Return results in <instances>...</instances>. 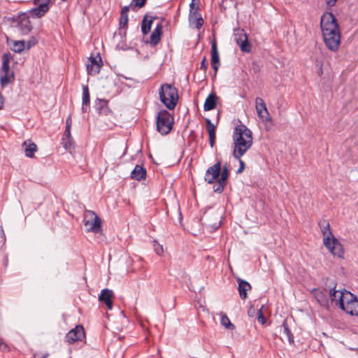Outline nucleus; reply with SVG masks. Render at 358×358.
Instances as JSON below:
<instances>
[{
    "label": "nucleus",
    "instance_id": "1",
    "mask_svg": "<svg viewBox=\"0 0 358 358\" xmlns=\"http://www.w3.org/2000/svg\"><path fill=\"white\" fill-rule=\"evenodd\" d=\"M320 29L327 48L336 52L341 44V31L337 20L331 12L324 13L320 19Z\"/></svg>",
    "mask_w": 358,
    "mask_h": 358
},
{
    "label": "nucleus",
    "instance_id": "2",
    "mask_svg": "<svg viewBox=\"0 0 358 358\" xmlns=\"http://www.w3.org/2000/svg\"><path fill=\"white\" fill-rule=\"evenodd\" d=\"M233 156L241 158L252 145V133L244 124L236 126L233 135Z\"/></svg>",
    "mask_w": 358,
    "mask_h": 358
},
{
    "label": "nucleus",
    "instance_id": "3",
    "mask_svg": "<svg viewBox=\"0 0 358 358\" xmlns=\"http://www.w3.org/2000/svg\"><path fill=\"white\" fill-rule=\"evenodd\" d=\"M323 236V244L335 257L343 258L344 250L343 245L332 234L329 222L326 220L319 223Z\"/></svg>",
    "mask_w": 358,
    "mask_h": 358
},
{
    "label": "nucleus",
    "instance_id": "4",
    "mask_svg": "<svg viewBox=\"0 0 358 358\" xmlns=\"http://www.w3.org/2000/svg\"><path fill=\"white\" fill-rule=\"evenodd\" d=\"M160 101L169 110L175 108L178 101V90L170 84H163L159 90Z\"/></svg>",
    "mask_w": 358,
    "mask_h": 358
},
{
    "label": "nucleus",
    "instance_id": "5",
    "mask_svg": "<svg viewBox=\"0 0 358 358\" xmlns=\"http://www.w3.org/2000/svg\"><path fill=\"white\" fill-rule=\"evenodd\" d=\"M174 118L166 110H160L157 116V130L162 135L168 134L172 129Z\"/></svg>",
    "mask_w": 358,
    "mask_h": 358
},
{
    "label": "nucleus",
    "instance_id": "6",
    "mask_svg": "<svg viewBox=\"0 0 358 358\" xmlns=\"http://www.w3.org/2000/svg\"><path fill=\"white\" fill-rule=\"evenodd\" d=\"M343 297L344 299L343 301L341 300L339 308L350 315L358 316V299L357 296L348 291L345 292V295Z\"/></svg>",
    "mask_w": 358,
    "mask_h": 358
},
{
    "label": "nucleus",
    "instance_id": "7",
    "mask_svg": "<svg viewBox=\"0 0 358 358\" xmlns=\"http://www.w3.org/2000/svg\"><path fill=\"white\" fill-rule=\"evenodd\" d=\"M10 56L4 54L2 57V65L0 70L1 84L3 87L7 85L14 80V72L10 69L9 62Z\"/></svg>",
    "mask_w": 358,
    "mask_h": 358
},
{
    "label": "nucleus",
    "instance_id": "8",
    "mask_svg": "<svg viewBox=\"0 0 358 358\" xmlns=\"http://www.w3.org/2000/svg\"><path fill=\"white\" fill-rule=\"evenodd\" d=\"M84 224L87 228V231L98 233L101 230V220L92 210H86L84 214Z\"/></svg>",
    "mask_w": 358,
    "mask_h": 358
},
{
    "label": "nucleus",
    "instance_id": "9",
    "mask_svg": "<svg viewBox=\"0 0 358 358\" xmlns=\"http://www.w3.org/2000/svg\"><path fill=\"white\" fill-rule=\"evenodd\" d=\"M234 36V41L243 52L247 53L251 52V45L248 42V36L243 29H235Z\"/></svg>",
    "mask_w": 358,
    "mask_h": 358
},
{
    "label": "nucleus",
    "instance_id": "10",
    "mask_svg": "<svg viewBox=\"0 0 358 358\" xmlns=\"http://www.w3.org/2000/svg\"><path fill=\"white\" fill-rule=\"evenodd\" d=\"M50 0H34L36 8L31 9L29 13L32 17H41L50 9Z\"/></svg>",
    "mask_w": 358,
    "mask_h": 358
},
{
    "label": "nucleus",
    "instance_id": "11",
    "mask_svg": "<svg viewBox=\"0 0 358 358\" xmlns=\"http://www.w3.org/2000/svg\"><path fill=\"white\" fill-rule=\"evenodd\" d=\"M255 109L258 117L264 122H271V117L268 111L264 101L261 97L255 99Z\"/></svg>",
    "mask_w": 358,
    "mask_h": 358
},
{
    "label": "nucleus",
    "instance_id": "12",
    "mask_svg": "<svg viewBox=\"0 0 358 358\" xmlns=\"http://www.w3.org/2000/svg\"><path fill=\"white\" fill-rule=\"evenodd\" d=\"M101 66L102 59L99 54L96 57L90 56L86 64L88 74L91 76L97 75L100 72Z\"/></svg>",
    "mask_w": 358,
    "mask_h": 358
},
{
    "label": "nucleus",
    "instance_id": "13",
    "mask_svg": "<svg viewBox=\"0 0 358 358\" xmlns=\"http://www.w3.org/2000/svg\"><path fill=\"white\" fill-rule=\"evenodd\" d=\"M221 169V162H217L213 166L209 167L205 173V181L209 184H211L215 181L216 179H219Z\"/></svg>",
    "mask_w": 358,
    "mask_h": 358
},
{
    "label": "nucleus",
    "instance_id": "14",
    "mask_svg": "<svg viewBox=\"0 0 358 358\" xmlns=\"http://www.w3.org/2000/svg\"><path fill=\"white\" fill-rule=\"evenodd\" d=\"M85 336L84 329L81 325H77L66 335V341L69 343H73L81 341Z\"/></svg>",
    "mask_w": 358,
    "mask_h": 358
},
{
    "label": "nucleus",
    "instance_id": "15",
    "mask_svg": "<svg viewBox=\"0 0 358 358\" xmlns=\"http://www.w3.org/2000/svg\"><path fill=\"white\" fill-rule=\"evenodd\" d=\"M17 29L24 35L28 34L31 31L32 26L29 17L26 15L20 17L17 23Z\"/></svg>",
    "mask_w": 358,
    "mask_h": 358
},
{
    "label": "nucleus",
    "instance_id": "16",
    "mask_svg": "<svg viewBox=\"0 0 358 358\" xmlns=\"http://www.w3.org/2000/svg\"><path fill=\"white\" fill-rule=\"evenodd\" d=\"M348 292L346 289L337 290L336 287H333L329 291V297L332 302H335L336 306L338 307L341 306V300L343 301L344 298L343 296L345 295V292Z\"/></svg>",
    "mask_w": 358,
    "mask_h": 358
},
{
    "label": "nucleus",
    "instance_id": "17",
    "mask_svg": "<svg viewBox=\"0 0 358 358\" xmlns=\"http://www.w3.org/2000/svg\"><path fill=\"white\" fill-rule=\"evenodd\" d=\"M113 296V292L108 289H103L101 290L100 295L99 296V300L103 302L109 310L113 308L112 297Z\"/></svg>",
    "mask_w": 358,
    "mask_h": 358
},
{
    "label": "nucleus",
    "instance_id": "18",
    "mask_svg": "<svg viewBox=\"0 0 358 358\" xmlns=\"http://www.w3.org/2000/svg\"><path fill=\"white\" fill-rule=\"evenodd\" d=\"M237 282L238 284V293L241 299L245 300L248 297L247 292L250 290L252 287L250 284L245 280L240 278H237Z\"/></svg>",
    "mask_w": 358,
    "mask_h": 358
},
{
    "label": "nucleus",
    "instance_id": "19",
    "mask_svg": "<svg viewBox=\"0 0 358 358\" xmlns=\"http://www.w3.org/2000/svg\"><path fill=\"white\" fill-rule=\"evenodd\" d=\"M162 22H159L150 35V43L151 45H156L159 43L162 34Z\"/></svg>",
    "mask_w": 358,
    "mask_h": 358
},
{
    "label": "nucleus",
    "instance_id": "20",
    "mask_svg": "<svg viewBox=\"0 0 358 358\" xmlns=\"http://www.w3.org/2000/svg\"><path fill=\"white\" fill-rule=\"evenodd\" d=\"M211 64L215 71V74H216L220 66V57L215 43H213L211 47Z\"/></svg>",
    "mask_w": 358,
    "mask_h": 358
},
{
    "label": "nucleus",
    "instance_id": "21",
    "mask_svg": "<svg viewBox=\"0 0 358 358\" xmlns=\"http://www.w3.org/2000/svg\"><path fill=\"white\" fill-rule=\"evenodd\" d=\"M62 145L66 150L69 152H71V150L74 148V142L71 132H69L68 135L67 133L64 131L62 138Z\"/></svg>",
    "mask_w": 358,
    "mask_h": 358
},
{
    "label": "nucleus",
    "instance_id": "22",
    "mask_svg": "<svg viewBox=\"0 0 358 358\" xmlns=\"http://www.w3.org/2000/svg\"><path fill=\"white\" fill-rule=\"evenodd\" d=\"M146 176V170L140 165H136L131 173V178L136 180L145 179Z\"/></svg>",
    "mask_w": 358,
    "mask_h": 358
},
{
    "label": "nucleus",
    "instance_id": "23",
    "mask_svg": "<svg viewBox=\"0 0 358 358\" xmlns=\"http://www.w3.org/2000/svg\"><path fill=\"white\" fill-rule=\"evenodd\" d=\"M22 146L24 148V154L26 157L31 158L34 155V152L37 150L36 145L31 141H26L23 143Z\"/></svg>",
    "mask_w": 358,
    "mask_h": 358
},
{
    "label": "nucleus",
    "instance_id": "24",
    "mask_svg": "<svg viewBox=\"0 0 358 358\" xmlns=\"http://www.w3.org/2000/svg\"><path fill=\"white\" fill-rule=\"evenodd\" d=\"M217 103V96L214 93L210 94L204 103L203 110L205 111L211 110L215 108Z\"/></svg>",
    "mask_w": 358,
    "mask_h": 358
},
{
    "label": "nucleus",
    "instance_id": "25",
    "mask_svg": "<svg viewBox=\"0 0 358 358\" xmlns=\"http://www.w3.org/2000/svg\"><path fill=\"white\" fill-rule=\"evenodd\" d=\"M155 18L156 17L153 16L145 15L144 17L141 24V31L144 35H146L150 32L152 22Z\"/></svg>",
    "mask_w": 358,
    "mask_h": 358
},
{
    "label": "nucleus",
    "instance_id": "26",
    "mask_svg": "<svg viewBox=\"0 0 358 358\" xmlns=\"http://www.w3.org/2000/svg\"><path fill=\"white\" fill-rule=\"evenodd\" d=\"M90 92L88 87L84 85L83 87V99H82V110L83 112H87L88 106L90 105Z\"/></svg>",
    "mask_w": 358,
    "mask_h": 358
},
{
    "label": "nucleus",
    "instance_id": "27",
    "mask_svg": "<svg viewBox=\"0 0 358 358\" xmlns=\"http://www.w3.org/2000/svg\"><path fill=\"white\" fill-rule=\"evenodd\" d=\"M10 48L13 52L20 53L24 50H25V41H15L12 43Z\"/></svg>",
    "mask_w": 358,
    "mask_h": 358
},
{
    "label": "nucleus",
    "instance_id": "28",
    "mask_svg": "<svg viewBox=\"0 0 358 358\" xmlns=\"http://www.w3.org/2000/svg\"><path fill=\"white\" fill-rule=\"evenodd\" d=\"M282 334L285 335L288 341L292 343L294 342V336L291 332V330L289 329L288 324L286 321H284L282 324Z\"/></svg>",
    "mask_w": 358,
    "mask_h": 358
},
{
    "label": "nucleus",
    "instance_id": "29",
    "mask_svg": "<svg viewBox=\"0 0 358 358\" xmlns=\"http://www.w3.org/2000/svg\"><path fill=\"white\" fill-rule=\"evenodd\" d=\"M220 322L221 324L227 329H232L234 328V325L230 322V320L224 313L221 315Z\"/></svg>",
    "mask_w": 358,
    "mask_h": 358
},
{
    "label": "nucleus",
    "instance_id": "30",
    "mask_svg": "<svg viewBox=\"0 0 358 358\" xmlns=\"http://www.w3.org/2000/svg\"><path fill=\"white\" fill-rule=\"evenodd\" d=\"M315 296L317 301L322 305H324L327 303V299L325 294L318 289H314Z\"/></svg>",
    "mask_w": 358,
    "mask_h": 358
},
{
    "label": "nucleus",
    "instance_id": "31",
    "mask_svg": "<svg viewBox=\"0 0 358 358\" xmlns=\"http://www.w3.org/2000/svg\"><path fill=\"white\" fill-rule=\"evenodd\" d=\"M229 176V169L227 166H224L222 171H220L218 182L226 183Z\"/></svg>",
    "mask_w": 358,
    "mask_h": 358
},
{
    "label": "nucleus",
    "instance_id": "32",
    "mask_svg": "<svg viewBox=\"0 0 358 358\" xmlns=\"http://www.w3.org/2000/svg\"><path fill=\"white\" fill-rule=\"evenodd\" d=\"M206 130L209 135L215 134V126L211 122L210 120L206 119Z\"/></svg>",
    "mask_w": 358,
    "mask_h": 358
},
{
    "label": "nucleus",
    "instance_id": "33",
    "mask_svg": "<svg viewBox=\"0 0 358 358\" xmlns=\"http://www.w3.org/2000/svg\"><path fill=\"white\" fill-rule=\"evenodd\" d=\"M153 248L155 253L157 255H162L164 253L163 246L159 244L157 241H153Z\"/></svg>",
    "mask_w": 358,
    "mask_h": 358
},
{
    "label": "nucleus",
    "instance_id": "34",
    "mask_svg": "<svg viewBox=\"0 0 358 358\" xmlns=\"http://www.w3.org/2000/svg\"><path fill=\"white\" fill-rule=\"evenodd\" d=\"M216 220L217 221L213 222V223H209V225L211 226L213 229H217L218 227H220V224H221V217H222V215L220 213H216Z\"/></svg>",
    "mask_w": 358,
    "mask_h": 358
},
{
    "label": "nucleus",
    "instance_id": "35",
    "mask_svg": "<svg viewBox=\"0 0 358 358\" xmlns=\"http://www.w3.org/2000/svg\"><path fill=\"white\" fill-rule=\"evenodd\" d=\"M128 23V14H121L120 18V26L124 27Z\"/></svg>",
    "mask_w": 358,
    "mask_h": 358
},
{
    "label": "nucleus",
    "instance_id": "36",
    "mask_svg": "<svg viewBox=\"0 0 358 358\" xmlns=\"http://www.w3.org/2000/svg\"><path fill=\"white\" fill-rule=\"evenodd\" d=\"M71 126H72L71 117V115H69L66 120V129H65V132H66L68 135H69V132H71Z\"/></svg>",
    "mask_w": 358,
    "mask_h": 358
},
{
    "label": "nucleus",
    "instance_id": "37",
    "mask_svg": "<svg viewBox=\"0 0 358 358\" xmlns=\"http://www.w3.org/2000/svg\"><path fill=\"white\" fill-rule=\"evenodd\" d=\"M263 306H262L257 311V319L258 321L264 324L266 322V318L264 316L263 311H262Z\"/></svg>",
    "mask_w": 358,
    "mask_h": 358
},
{
    "label": "nucleus",
    "instance_id": "38",
    "mask_svg": "<svg viewBox=\"0 0 358 358\" xmlns=\"http://www.w3.org/2000/svg\"><path fill=\"white\" fill-rule=\"evenodd\" d=\"M190 7V15H194V17H196L198 15L197 10L198 6H195L194 3V0H192V3L189 5Z\"/></svg>",
    "mask_w": 358,
    "mask_h": 358
},
{
    "label": "nucleus",
    "instance_id": "39",
    "mask_svg": "<svg viewBox=\"0 0 358 358\" xmlns=\"http://www.w3.org/2000/svg\"><path fill=\"white\" fill-rule=\"evenodd\" d=\"M237 159L239 162L240 166H239V168L238 169L236 173H241L243 171V170L245 169V165L244 162L241 159V158Z\"/></svg>",
    "mask_w": 358,
    "mask_h": 358
},
{
    "label": "nucleus",
    "instance_id": "40",
    "mask_svg": "<svg viewBox=\"0 0 358 358\" xmlns=\"http://www.w3.org/2000/svg\"><path fill=\"white\" fill-rule=\"evenodd\" d=\"M36 41L34 39L29 40L25 42V49L29 50L31 47H33L36 44Z\"/></svg>",
    "mask_w": 358,
    "mask_h": 358
},
{
    "label": "nucleus",
    "instance_id": "41",
    "mask_svg": "<svg viewBox=\"0 0 358 358\" xmlns=\"http://www.w3.org/2000/svg\"><path fill=\"white\" fill-rule=\"evenodd\" d=\"M200 69L201 70H203L204 72H206L208 69V65L206 64V57H204L201 62V66H200Z\"/></svg>",
    "mask_w": 358,
    "mask_h": 358
},
{
    "label": "nucleus",
    "instance_id": "42",
    "mask_svg": "<svg viewBox=\"0 0 358 358\" xmlns=\"http://www.w3.org/2000/svg\"><path fill=\"white\" fill-rule=\"evenodd\" d=\"M133 2L134 3L135 6L141 8L145 5L146 0H133Z\"/></svg>",
    "mask_w": 358,
    "mask_h": 358
},
{
    "label": "nucleus",
    "instance_id": "43",
    "mask_svg": "<svg viewBox=\"0 0 358 358\" xmlns=\"http://www.w3.org/2000/svg\"><path fill=\"white\" fill-rule=\"evenodd\" d=\"M196 17V27L199 29L203 23V20L201 17H199L198 15Z\"/></svg>",
    "mask_w": 358,
    "mask_h": 358
},
{
    "label": "nucleus",
    "instance_id": "44",
    "mask_svg": "<svg viewBox=\"0 0 358 358\" xmlns=\"http://www.w3.org/2000/svg\"><path fill=\"white\" fill-rule=\"evenodd\" d=\"M215 142V134L209 135V143L211 148H213Z\"/></svg>",
    "mask_w": 358,
    "mask_h": 358
},
{
    "label": "nucleus",
    "instance_id": "45",
    "mask_svg": "<svg viewBox=\"0 0 358 358\" xmlns=\"http://www.w3.org/2000/svg\"><path fill=\"white\" fill-rule=\"evenodd\" d=\"M0 350H2V351H6V350H8V345L4 343L1 339L0 338Z\"/></svg>",
    "mask_w": 358,
    "mask_h": 358
},
{
    "label": "nucleus",
    "instance_id": "46",
    "mask_svg": "<svg viewBox=\"0 0 358 358\" xmlns=\"http://www.w3.org/2000/svg\"><path fill=\"white\" fill-rule=\"evenodd\" d=\"M218 187L215 189V192H222L224 190V187L226 183L218 182Z\"/></svg>",
    "mask_w": 358,
    "mask_h": 358
},
{
    "label": "nucleus",
    "instance_id": "47",
    "mask_svg": "<svg viewBox=\"0 0 358 358\" xmlns=\"http://www.w3.org/2000/svg\"><path fill=\"white\" fill-rule=\"evenodd\" d=\"M328 7L334 6L338 0H324Z\"/></svg>",
    "mask_w": 358,
    "mask_h": 358
},
{
    "label": "nucleus",
    "instance_id": "48",
    "mask_svg": "<svg viewBox=\"0 0 358 358\" xmlns=\"http://www.w3.org/2000/svg\"><path fill=\"white\" fill-rule=\"evenodd\" d=\"M129 10V7L124 6L122 9L121 14H128Z\"/></svg>",
    "mask_w": 358,
    "mask_h": 358
},
{
    "label": "nucleus",
    "instance_id": "49",
    "mask_svg": "<svg viewBox=\"0 0 358 358\" xmlns=\"http://www.w3.org/2000/svg\"><path fill=\"white\" fill-rule=\"evenodd\" d=\"M3 104V98L1 95V94L0 93V109L2 108Z\"/></svg>",
    "mask_w": 358,
    "mask_h": 358
},
{
    "label": "nucleus",
    "instance_id": "50",
    "mask_svg": "<svg viewBox=\"0 0 358 358\" xmlns=\"http://www.w3.org/2000/svg\"><path fill=\"white\" fill-rule=\"evenodd\" d=\"M251 310H252V307L248 310L249 315H251Z\"/></svg>",
    "mask_w": 358,
    "mask_h": 358
},
{
    "label": "nucleus",
    "instance_id": "51",
    "mask_svg": "<svg viewBox=\"0 0 358 358\" xmlns=\"http://www.w3.org/2000/svg\"><path fill=\"white\" fill-rule=\"evenodd\" d=\"M1 231L4 235V232H3V228L1 227Z\"/></svg>",
    "mask_w": 358,
    "mask_h": 358
},
{
    "label": "nucleus",
    "instance_id": "52",
    "mask_svg": "<svg viewBox=\"0 0 358 358\" xmlns=\"http://www.w3.org/2000/svg\"><path fill=\"white\" fill-rule=\"evenodd\" d=\"M322 69H320V74H322Z\"/></svg>",
    "mask_w": 358,
    "mask_h": 358
}]
</instances>
